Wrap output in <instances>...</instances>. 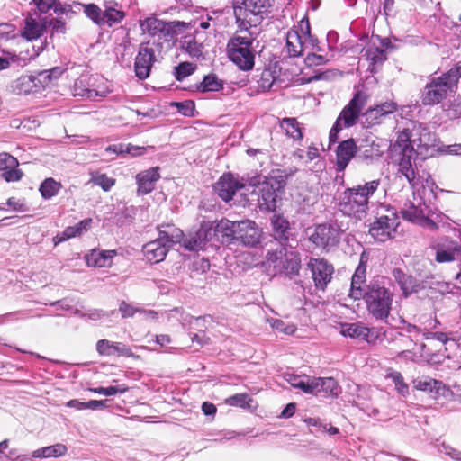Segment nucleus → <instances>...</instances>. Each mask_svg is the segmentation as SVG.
Wrapping results in <instances>:
<instances>
[{"label":"nucleus","instance_id":"26","mask_svg":"<svg viewBox=\"0 0 461 461\" xmlns=\"http://www.w3.org/2000/svg\"><path fill=\"white\" fill-rule=\"evenodd\" d=\"M158 167H151L136 176L138 192L147 194L154 190L156 182L159 179Z\"/></svg>","mask_w":461,"mask_h":461},{"label":"nucleus","instance_id":"51","mask_svg":"<svg viewBox=\"0 0 461 461\" xmlns=\"http://www.w3.org/2000/svg\"><path fill=\"white\" fill-rule=\"evenodd\" d=\"M23 176V173L18 167H7V169H5L2 173V177L6 182H17L22 179Z\"/></svg>","mask_w":461,"mask_h":461},{"label":"nucleus","instance_id":"6","mask_svg":"<svg viewBox=\"0 0 461 461\" xmlns=\"http://www.w3.org/2000/svg\"><path fill=\"white\" fill-rule=\"evenodd\" d=\"M248 185L258 189L260 208L273 212L276 208L278 193L284 189L285 180L282 176H256L248 178Z\"/></svg>","mask_w":461,"mask_h":461},{"label":"nucleus","instance_id":"39","mask_svg":"<svg viewBox=\"0 0 461 461\" xmlns=\"http://www.w3.org/2000/svg\"><path fill=\"white\" fill-rule=\"evenodd\" d=\"M414 388L420 391L425 392H435L438 393L440 389L443 387L442 382L438 380L426 377L425 379H416L413 381Z\"/></svg>","mask_w":461,"mask_h":461},{"label":"nucleus","instance_id":"44","mask_svg":"<svg viewBox=\"0 0 461 461\" xmlns=\"http://www.w3.org/2000/svg\"><path fill=\"white\" fill-rule=\"evenodd\" d=\"M252 398L247 393H237L226 399L225 402L230 406L251 408Z\"/></svg>","mask_w":461,"mask_h":461},{"label":"nucleus","instance_id":"59","mask_svg":"<svg viewBox=\"0 0 461 461\" xmlns=\"http://www.w3.org/2000/svg\"><path fill=\"white\" fill-rule=\"evenodd\" d=\"M383 115L380 114V112H378V106L376 105L375 107L374 108H370L366 113V121H368L369 123L371 124H375V123H378L379 122V119L382 117Z\"/></svg>","mask_w":461,"mask_h":461},{"label":"nucleus","instance_id":"24","mask_svg":"<svg viewBox=\"0 0 461 461\" xmlns=\"http://www.w3.org/2000/svg\"><path fill=\"white\" fill-rule=\"evenodd\" d=\"M212 237V227L201 226L194 234L183 240L184 246L193 251L204 249L207 241Z\"/></svg>","mask_w":461,"mask_h":461},{"label":"nucleus","instance_id":"60","mask_svg":"<svg viewBox=\"0 0 461 461\" xmlns=\"http://www.w3.org/2000/svg\"><path fill=\"white\" fill-rule=\"evenodd\" d=\"M439 451L447 455H449L452 458L456 460H461V452L455 450L445 444H442L441 448H439Z\"/></svg>","mask_w":461,"mask_h":461},{"label":"nucleus","instance_id":"17","mask_svg":"<svg viewBox=\"0 0 461 461\" xmlns=\"http://www.w3.org/2000/svg\"><path fill=\"white\" fill-rule=\"evenodd\" d=\"M262 230L251 220L237 221L235 241L248 247H256L262 239Z\"/></svg>","mask_w":461,"mask_h":461},{"label":"nucleus","instance_id":"12","mask_svg":"<svg viewBox=\"0 0 461 461\" xmlns=\"http://www.w3.org/2000/svg\"><path fill=\"white\" fill-rule=\"evenodd\" d=\"M306 233L315 248L329 250L339 242L341 230L336 223H323L309 228Z\"/></svg>","mask_w":461,"mask_h":461},{"label":"nucleus","instance_id":"41","mask_svg":"<svg viewBox=\"0 0 461 461\" xmlns=\"http://www.w3.org/2000/svg\"><path fill=\"white\" fill-rule=\"evenodd\" d=\"M222 86V82L215 75H208L204 77L197 89L200 92L219 91Z\"/></svg>","mask_w":461,"mask_h":461},{"label":"nucleus","instance_id":"14","mask_svg":"<svg viewBox=\"0 0 461 461\" xmlns=\"http://www.w3.org/2000/svg\"><path fill=\"white\" fill-rule=\"evenodd\" d=\"M268 261L274 264L276 272L288 276L299 274L301 258L297 251L282 249L268 255Z\"/></svg>","mask_w":461,"mask_h":461},{"label":"nucleus","instance_id":"27","mask_svg":"<svg viewBox=\"0 0 461 461\" xmlns=\"http://www.w3.org/2000/svg\"><path fill=\"white\" fill-rule=\"evenodd\" d=\"M102 25L112 27L120 23L125 17V13L121 9L120 5L115 1H105L103 10Z\"/></svg>","mask_w":461,"mask_h":461},{"label":"nucleus","instance_id":"11","mask_svg":"<svg viewBox=\"0 0 461 461\" xmlns=\"http://www.w3.org/2000/svg\"><path fill=\"white\" fill-rule=\"evenodd\" d=\"M273 0H233L234 14L237 22L246 21L249 14L254 16V19H249L248 23L249 25H256L259 23L264 14H266L272 5Z\"/></svg>","mask_w":461,"mask_h":461},{"label":"nucleus","instance_id":"48","mask_svg":"<svg viewBox=\"0 0 461 461\" xmlns=\"http://www.w3.org/2000/svg\"><path fill=\"white\" fill-rule=\"evenodd\" d=\"M267 321L274 330L286 335H292L296 330L295 325L285 323L282 320L271 318Z\"/></svg>","mask_w":461,"mask_h":461},{"label":"nucleus","instance_id":"55","mask_svg":"<svg viewBox=\"0 0 461 461\" xmlns=\"http://www.w3.org/2000/svg\"><path fill=\"white\" fill-rule=\"evenodd\" d=\"M140 309H137L126 302H122L119 305V311L121 312L122 318L132 317L136 312H140Z\"/></svg>","mask_w":461,"mask_h":461},{"label":"nucleus","instance_id":"1","mask_svg":"<svg viewBox=\"0 0 461 461\" xmlns=\"http://www.w3.org/2000/svg\"><path fill=\"white\" fill-rule=\"evenodd\" d=\"M368 256L363 252L352 276L349 296L364 299L368 313L375 320L386 321L393 304V293L386 286L384 277H377L365 285Z\"/></svg>","mask_w":461,"mask_h":461},{"label":"nucleus","instance_id":"43","mask_svg":"<svg viewBox=\"0 0 461 461\" xmlns=\"http://www.w3.org/2000/svg\"><path fill=\"white\" fill-rule=\"evenodd\" d=\"M196 69V65L185 61L179 63L174 68V76L177 81H182L188 76L192 75Z\"/></svg>","mask_w":461,"mask_h":461},{"label":"nucleus","instance_id":"45","mask_svg":"<svg viewBox=\"0 0 461 461\" xmlns=\"http://www.w3.org/2000/svg\"><path fill=\"white\" fill-rule=\"evenodd\" d=\"M64 69L59 67H55L48 70H43L39 73V81L41 84L49 85L53 80L58 79L63 74Z\"/></svg>","mask_w":461,"mask_h":461},{"label":"nucleus","instance_id":"28","mask_svg":"<svg viewBox=\"0 0 461 461\" xmlns=\"http://www.w3.org/2000/svg\"><path fill=\"white\" fill-rule=\"evenodd\" d=\"M375 330H371L361 323H346L341 326V334L350 338L363 339L371 342V337L374 335Z\"/></svg>","mask_w":461,"mask_h":461},{"label":"nucleus","instance_id":"40","mask_svg":"<svg viewBox=\"0 0 461 461\" xmlns=\"http://www.w3.org/2000/svg\"><path fill=\"white\" fill-rule=\"evenodd\" d=\"M365 56L373 65L382 64L386 59L385 50L373 44L366 47Z\"/></svg>","mask_w":461,"mask_h":461},{"label":"nucleus","instance_id":"42","mask_svg":"<svg viewBox=\"0 0 461 461\" xmlns=\"http://www.w3.org/2000/svg\"><path fill=\"white\" fill-rule=\"evenodd\" d=\"M386 378L391 379L394 384L395 389L402 396L409 394V386L404 382L402 375L398 371H390L386 375Z\"/></svg>","mask_w":461,"mask_h":461},{"label":"nucleus","instance_id":"54","mask_svg":"<svg viewBox=\"0 0 461 461\" xmlns=\"http://www.w3.org/2000/svg\"><path fill=\"white\" fill-rule=\"evenodd\" d=\"M47 27L51 28L52 33H65L66 32L65 22L55 18H48Z\"/></svg>","mask_w":461,"mask_h":461},{"label":"nucleus","instance_id":"58","mask_svg":"<svg viewBox=\"0 0 461 461\" xmlns=\"http://www.w3.org/2000/svg\"><path fill=\"white\" fill-rule=\"evenodd\" d=\"M178 112L185 116L193 115L194 104L192 101L177 104Z\"/></svg>","mask_w":461,"mask_h":461},{"label":"nucleus","instance_id":"30","mask_svg":"<svg viewBox=\"0 0 461 461\" xmlns=\"http://www.w3.org/2000/svg\"><path fill=\"white\" fill-rule=\"evenodd\" d=\"M39 76L36 77L32 75H23L17 78L13 86L14 92L18 95H28L36 91L38 87Z\"/></svg>","mask_w":461,"mask_h":461},{"label":"nucleus","instance_id":"36","mask_svg":"<svg viewBox=\"0 0 461 461\" xmlns=\"http://www.w3.org/2000/svg\"><path fill=\"white\" fill-rule=\"evenodd\" d=\"M280 127L285 131V134L294 140H302L303 134L301 123L296 118H284L280 121Z\"/></svg>","mask_w":461,"mask_h":461},{"label":"nucleus","instance_id":"53","mask_svg":"<svg viewBox=\"0 0 461 461\" xmlns=\"http://www.w3.org/2000/svg\"><path fill=\"white\" fill-rule=\"evenodd\" d=\"M19 162L16 158L11 156L8 153H0V171L7 169V167H18Z\"/></svg>","mask_w":461,"mask_h":461},{"label":"nucleus","instance_id":"61","mask_svg":"<svg viewBox=\"0 0 461 461\" xmlns=\"http://www.w3.org/2000/svg\"><path fill=\"white\" fill-rule=\"evenodd\" d=\"M125 151H126V154H131L132 156H140V155L144 154V152L146 151V148L135 146L132 144H128L125 147Z\"/></svg>","mask_w":461,"mask_h":461},{"label":"nucleus","instance_id":"38","mask_svg":"<svg viewBox=\"0 0 461 461\" xmlns=\"http://www.w3.org/2000/svg\"><path fill=\"white\" fill-rule=\"evenodd\" d=\"M62 185L52 177L46 178L40 185L39 191L45 200L51 199L59 194Z\"/></svg>","mask_w":461,"mask_h":461},{"label":"nucleus","instance_id":"37","mask_svg":"<svg viewBox=\"0 0 461 461\" xmlns=\"http://www.w3.org/2000/svg\"><path fill=\"white\" fill-rule=\"evenodd\" d=\"M68 451L65 445L57 443L52 446L38 448L32 452L33 458H48L63 456Z\"/></svg>","mask_w":461,"mask_h":461},{"label":"nucleus","instance_id":"2","mask_svg":"<svg viewBox=\"0 0 461 461\" xmlns=\"http://www.w3.org/2000/svg\"><path fill=\"white\" fill-rule=\"evenodd\" d=\"M420 128L412 131L404 129L399 132L395 143L393 145V159L398 165V172L405 176L413 189L419 185L416 179L415 166L419 151L414 149L428 147L430 135L429 132L420 133Z\"/></svg>","mask_w":461,"mask_h":461},{"label":"nucleus","instance_id":"22","mask_svg":"<svg viewBox=\"0 0 461 461\" xmlns=\"http://www.w3.org/2000/svg\"><path fill=\"white\" fill-rule=\"evenodd\" d=\"M48 17L41 18L40 15L33 17L32 14L25 19L22 35L28 41L40 38L47 29Z\"/></svg>","mask_w":461,"mask_h":461},{"label":"nucleus","instance_id":"56","mask_svg":"<svg viewBox=\"0 0 461 461\" xmlns=\"http://www.w3.org/2000/svg\"><path fill=\"white\" fill-rule=\"evenodd\" d=\"M115 313V311L111 312H104L101 310H92L88 313L82 314V317H87L89 320H100L104 317H109L110 315H113Z\"/></svg>","mask_w":461,"mask_h":461},{"label":"nucleus","instance_id":"25","mask_svg":"<svg viewBox=\"0 0 461 461\" xmlns=\"http://www.w3.org/2000/svg\"><path fill=\"white\" fill-rule=\"evenodd\" d=\"M357 147L353 139L344 140L339 143L336 150L337 167L339 171H343L349 161L354 158Z\"/></svg>","mask_w":461,"mask_h":461},{"label":"nucleus","instance_id":"33","mask_svg":"<svg viewBox=\"0 0 461 461\" xmlns=\"http://www.w3.org/2000/svg\"><path fill=\"white\" fill-rule=\"evenodd\" d=\"M237 229V221H232L228 219H221L215 223L214 233L221 235L225 241H235Z\"/></svg>","mask_w":461,"mask_h":461},{"label":"nucleus","instance_id":"16","mask_svg":"<svg viewBox=\"0 0 461 461\" xmlns=\"http://www.w3.org/2000/svg\"><path fill=\"white\" fill-rule=\"evenodd\" d=\"M399 225V219L396 213L388 210V214L381 215L369 229L372 237L381 242H384L391 238L396 232Z\"/></svg>","mask_w":461,"mask_h":461},{"label":"nucleus","instance_id":"13","mask_svg":"<svg viewBox=\"0 0 461 461\" xmlns=\"http://www.w3.org/2000/svg\"><path fill=\"white\" fill-rule=\"evenodd\" d=\"M413 195L414 200L406 203L401 211L402 218L422 227L436 228V224L430 219L431 211L429 207L421 198L417 199L415 197V192H413Z\"/></svg>","mask_w":461,"mask_h":461},{"label":"nucleus","instance_id":"35","mask_svg":"<svg viewBox=\"0 0 461 461\" xmlns=\"http://www.w3.org/2000/svg\"><path fill=\"white\" fill-rule=\"evenodd\" d=\"M271 225L276 240H286L288 239L290 223L286 218L280 214H275L271 219Z\"/></svg>","mask_w":461,"mask_h":461},{"label":"nucleus","instance_id":"23","mask_svg":"<svg viewBox=\"0 0 461 461\" xmlns=\"http://www.w3.org/2000/svg\"><path fill=\"white\" fill-rule=\"evenodd\" d=\"M117 255L116 250H101L94 249L85 256L86 265L91 267H110L113 258Z\"/></svg>","mask_w":461,"mask_h":461},{"label":"nucleus","instance_id":"63","mask_svg":"<svg viewBox=\"0 0 461 461\" xmlns=\"http://www.w3.org/2000/svg\"><path fill=\"white\" fill-rule=\"evenodd\" d=\"M125 147L123 144H113L110 145L105 149L106 152L113 153L117 155L126 154Z\"/></svg>","mask_w":461,"mask_h":461},{"label":"nucleus","instance_id":"4","mask_svg":"<svg viewBox=\"0 0 461 461\" xmlns=\"http://www.w3.org/2000/svg\"><path fill=\"white\" fill-rule=\"evenodd\" d=\"M380 180H372L365 185L348 188L339 203V210L346 215L361 220L368 211V202L378 189Z\"/></svg>","mask_w":461,"mask_h":461},{"label":"nucleus","instance_id":"52","mask_svg":"<svg viewBox=\"0 0 461 461\" xmlns=\"http://www.w3.org/2000/svg\"><path fill=\"white\" fill-rule=\"evenodd\" d=\"M329 61V59L321 54H317L315 52H310L307 54L305 58V63L309 67L312 66H321L326 64Z\"/></svg>","mask_w":461,"mask_h":461},{"label":"nucleus","instance_id":"10","mask_svg":"<svg viewBox=\"0 0 461 461\" xmlns=\"http://www.w3.org/2000/svg\"><path fill=\"white\" fill-rule=\"evenodd\" d=\"M250 37L235 36L227 44L229 59L241 70L249 71L254 67L255 53Z\"/></svg>","mask_w":461,"mask_h":461},{"label":"nucleus","instance_id":"20","mask_svg":"<svg viewBox=\"0 0 461 461\" xmlns=\"http://www.w3.org/2000/svg\"><path fill=\"white\" fill-rule=\"evenodd\" d=\"M156 60L154 50L148 44L141 45L135 58L134 68L139 79H146L150 74V69Z\"/></svg>","mask_w":461,"mask_h":461},{"label":"nucleus","instance_id":"57","mask_svg":"<svg viewBox=\"0 0 461 461\" xmlns=\"http://www.w3.org/2000/svg\"><path fill=\"white\" fill-rule=\"evenodd\" d=\"M378 106V112H380V114L385 116L389 113H393L397 109V104L394 102L389 101L384 102Z\"/></svg>","mask_w":461,"mask_h":461},{"label":"nucleus","instance_id":"32","mask_svg":"<svg viewBox=\"0 0 461 461\" xmlns=\"http://www.w3.org/2000/svg\"><path fill=\"white\" fill-rule=\"evenodd\" d=\"M91 223V219H85L78 222L77 224H76L75 226H69L66 228L60 235H57L55 237L54 240H56V244L63 242L68 239L82 235L84 232L89 230Z\"/></svg>","mask_w":461,"mask_h":461},{"label":"nucleus","instance_id":"9","mask_svg":"<svg viewBox=\"0 0 461 461\" xmlns=\"http://www.w3.org/2000/svg\"><path fill=\"white\" fill-rule=\"evenodd\" d=\"M184 22H164L155 16H149L144 20H140V27L143 34L158 41V45L162 46L167 43L170 46V42L175 39L177 31L185 27Z\"/></svg>","mask_w":461,"mask_h":461},{"label":"nucleus","instance_id":"50","mask_svg":"<svg viewBox=\"0 0 461 461\" xmlns=\"http://www.w3.org/2000/svg\"><path fill=\"white\" fill-rule=\"evenodd\" d=\"M92 182L104 191H109L114 185L115 180L108 177L105 174H97L92 177Z\"/></svg>","mask_w":461,"mask_h":461},{"label":"nucleus","instance_id":"64","mask_svg":"<svg viewBox=\"0 0 461 461\" xmlns=\"http://www.w3.org/2000/svg\"><path fill=\"white\" fill-rule=\"evenodd\" d=\"M395 341L399 342L402 347H410L414 344L413 340L402 333H397V336L394 339Z\"/></svg>","mask_w":461,"mask_h":461},{"label":"nucleus","instance_id":"15","mask_svg":"<svg viewBox=\"0 0 461 461\" xmlns=\"http://www.w3.org/2000/svg\"><path fill=\"white\" fill-rule=\"evenodd\" d=\"M316 290L324 292L332 279L334 267L324 258H311L307 263Z\"/></svg>","mask_w":461,"mask_h":461},{"label":"nucleus","instance_id":"8","mask_svg":"<svg viewBox=\"0 0 461 461\" xmlns=\"http://www.w3.org/2000/svg\"><path fill=\"white\" fill-rule=\"evenodd\" d=\"M310 31L308 20H302L297 27L287 32L285 47L290 57H299L306 50H321L317 38Z\"/></svg>","mask_w":461,"mask_h":461},{"label":"nucleus","instance_id":"19","mask_svg":"<svg viewBox=\"0 0 461 461\" xmlns=\"http://www.w3.org/2000/svg\"><path fill=\"white\" fill-rule=\"evenodd\" d=\"M248 179L239 180L231 174H224L214 185V191L224 201L232 199L237 191L246 188Z\"/></svg>","mask_w":461,"mask_h":461},{"label":"nucleus","instance_id":"47","mask_svg":"<svg viewBox=\"0 0 461 461\" xmlns=\"http://www.w3.org/2000/svg\"><path fill=\"white\" fill-rule=\"evenodd\" d=\"M84 12L87 17H89L95 23L102 25L103 21V10L95 4H89L83 5Z\"/></svg>","mask_w":461,"mask_h":461},{"label":"nucleus","instance_id":"62","mask_svg":"<svg viewBox=\"0 0 461 461\" xmlns=\"http://www.w3.org/2000/svg\"><path fill=\"white\" fill-rule=\"evenodd\" d=\"M342 129L343 127L340 126L337 122H335L329 134L330 144L335 143L337 141L338 134Z\"/></svg>","mask_w":461,"mask_h":461},{"label":"nucleus","instance_id":"29","mask_svg":"<svg viewBox=\"0 0 461 461\" xmlns=\"http://www.w3.org/2000/svg\"><path fill=\"white\" fill-rule=\"evenodd\" d=\"M2 52L3 56H0V71L7 69L14 64L19 67H23L33 56L37 55L36 53L30 55L28 52L26 54H23V52L15 54L5 50H3Z\"/></svg>","mask_w":461,"mask_h":461},{"label":"nucleus","instance_id":"21","mask_svg":"<svg viewBox=\"0 0 461 461\" xmlns=\"http://www.w3.org/2000/svg\"><path fill=\"white\" fill-rule=\"evenodd\" d=\"M95 348L100 356L104 357H135L131 348L124 343L114 342L108 339H100L96 342Z\"/></svg>","mask_w":461,"mask_h":461},{"label":"nucleus","instance_id":"7","mask_svg":"<svg viewBox=\"0 0 461 461\" xmlns=\"http://www.w3.org/2000/svg\"><path fill=\"white\" fill-rule=\"evenodd\" d=\"M285 381L293 387L302 390L305 393L336 397L339 394L337 381L332 377H310L285 374Z\"/></svg>","mask_w":461,"mask_h":461},{"label":"nucleus","instance_id":"3","mask_svg":"<svg viewBox=\"0 0 461 461\" xmlns=\"http://www.w3.org/2000/svg\"><path fill=\"white\" fill-rule=\"evenodd\" d=\"M461 77V66L456 65L440 76L428 78L420 92V102L423 105H435L454 94Z\"/></svg>","mask_w":461,"mask_h":461},{"label":"nucleus","instance_id":"18","mask_svg":"<svg viewBox=\"0 0 461 461\" xmlns=\"http://www.w3.org/2000/svg\"><path fill=\"white\" fill-rule=\"evenodd\" d=\"M366 104V96L361 92L355 94L349 103L340 112L336 122L343 128H349L356 124Z\"/></svg>","mask_w":461,"mask_h":461},{"label":"nucleus","instance_id":"5","mask_svg":"<svg viewBox=\"0 0 461 461\" xmlns=\"http://www.w3.org/2000/svg\"><path fill=\"white\" fill-rule=\"evenodd\" d=\"M158 238L143 246V253L150 263H159L166 258L171 245L181 242L183 232L174 225L158 227Z\"/></svg>","mask_w":461,"mask_h":461},{"label":"nucleus","instance_id":"49","mask_svg":"<svg viewBox=\"0 0 461 461\" xmlns=\"http://www.w3.org/2000/svg\"><path fill=\"white\" fill-rule=\"evenodd\" d=\"M57 0H34L36 6L41 14L47 13L50 8L55 6V13L60 14L65 12V8L55 5Z\"/></svg>","mask_w":461,"mask_h":461},{"label":"nucleus","instance_id":"46","mask_svg":"<svg viewBox=\"0 0 461 461\" xmlns=\"http://www.w3.org/2000/svg\"><path fill=\"white\" fill-rule=\"evenodd\" d=\"M90 392H93L95 393L105 395V396H113L116 395L118 393H123L128 391V387L125 384H120L115 386H109V387H95V388H89Z\"/></svg>","mask_w":461,"mask_h":461},{"label":"nucleus","instance_id":"31","mask_svg":"<svg viewBox=\"0 0 461 461\" xmlns=\"http://www.w3.org/2000/svg\"><path fill=\"white\" fill-rule=\"evenodd\" d=\"M459 258H461V246L456 243L439 247L436 250L435 259L438 263H448Z\"/></svg>","mask_w":461,"mask_h":461},{"label":"nucleus","instance_id":"34","mask_svg":"<svg viewBox=\"0 0 461 461\" xmlns=\"http://www.w3.org/2000/svg\"><path fill=\"white\" fill-rule=\"evenodd\" d=\"M180 47L184 50L192 59H199L203 57V46L202 43H198L194 35H185L180 41Z\"/></svg>","mask_w":461,"mask_h":461}]
</instances>
